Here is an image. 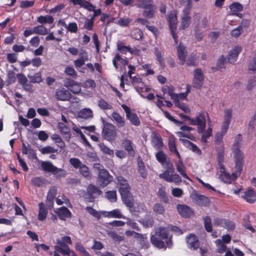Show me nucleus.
<instances>
[{"label":"nucleus","instance_id":"7ed1b4c3","mask_svg":"<svg viewBox=\"0 0 256 256\" xmlns=\"http://www.w3.org/2000/svg\"><path fill=\"white\" fill-rule=\"evenodd\" d=\"M102 135L104 139L108 142H113L117 138V130L114 124L106 122L104 124Z\"/></svg>","mask_w":256,"mask_h":256},{"label":"nucleus","instance_id":"5701e85b","mask_svg":"<svg viewBox=\"0 0 256 256\" xmlns=\"http://www.w3.org/2000/svg\"><path fill=\"white\" fill-rule=\"evenodd\" d=\"M122 200L124 204L130 208L134 207V200L130 191L120 194Z\"/></svg>","mask_w":256,"mask_h":256},{"label":"nucleus","instance_id":"4468645a","mask_svg":"<svg viewBox=\"0 0 256 256\" xmlns=\"http://www.w3.org/2000/svg\"><path fill=\"white\" fill-rule=\"evenodd\" d=\"M102 193L101 190L92 184H90L86 188L87 198L90 202H94V200L101 195Z\"/></svg>","mask_w":256,"mask_h":256},{"label":"nucleus","instance_id":"680f3d73","mask_svg":"<svg viewBox=\"0 0 256 256\" xmlns=\"http://www.w3.org/2000/svg\"><path fill=\"white\" fill-rule=\"evenodd\" d=\"M168 89V93L170 96V98L174 100L175 102L178 99V95L177 94L174 92V88L172 86H166Z\"/></svg>","mask_w":256,"mask_h":256},{"label":"nucleus","instance_id":"423d86ee","mask_svg":"<svg viewBox=\"0 0 256 256\" xmlns=\"http://www.w3.org/2000/svg\"><path fill=\"white\" fill-rule=\"evenodd\" d=\"M167 21L173 38L176 44L178 42V38L176 30L177 28V16L176 12L172 11L168 14Z\"/></svg>","mask_w":256,"mask_h":256},{"label":"nucleus","instance_id":"8fccbe9b","mask_svg":"<svg viewBox=\"0 0 256 256\" xmlns=\"http://www.w3.org/2000/svg\"><path fill=\"white\" fill-rule=\"evenodd\" d=\"M33 28L35 34L44 36L48 34L47 29L42 25L37 26Z\"/></svg>","mask_w":256,"mask_h":256},{"label":"nucleus","instance_id":"72a5a7b5","mask_svg":"<svg viewBox=\"0 0 256 256\" xmlns=\"http://www.w3.org/2000/svg\"><path fill=\"white\" fill-rule=\"evenodd\" d=\"M218 163L224 162V144L217 146L216 148Z\"/></svg>","mask_w":256,"mask_h":256},{"label":"nucleus","instance_id":"37998d69","mask_svg":"<svg viewBox=\"0 0 256 256\" xmlns=\"http://www.w3.org/2000/svg\"><path fill=\"white\" fill-rule=\"evenodd\" d=\"M229 8L232 13H235L242 11L244 6L238 2H234L230 5Z\"/></svg>","mask_w":256,"mask_h":256},{"label":"nucleus","instance_id":"6e6552de","mask_svg":"<svg viewBox=\"0 0 256 256\" xmlns=\"http://www.w3.org/2000/svg\"><path fill=\"white\" fill-rule=\"evenodd\" d=\"M121 106L126 112L127 120L130 121V123L134 126H139L140 124V122L136 114L132 112L130 108L126 104H122Z\"/></svg>","mask_w":256,"mask_h":256},{"label":"nucleus","instance_id":"f704fd0d","mask_svg":"<svg viewBox=\"0 0 256 256\" xmlns=\"http://www.w3.org/2000/svg\"><path fill=\"white\" fill-rule=\"evenodd\" d=\"M153 52L156 56V60L158 62L159 64L163 66L164 65V54H162V50L158 47H154V48Z\"/></svg>","mask_w":256,"mask_h":256},{"label":"nucleus","instance_id":"a18cd8bd","mask_svg":"<svg viewBox=\"0 0 256 256\" xmlns=\"http://www.w3.org/2000/svg\"><path fill=\"white\" fill-rule=\"evenodd\" d=\"M204 227L206 230L208 232H210L212 230V220L209 216H206L203 218Z\"/></svg>","mask_w":256,"mask_h":256},{"label":"nucleus","instance_id":"aec40b11","mask_svg":"<svg viewBox=\"0 0 256 256\" xmlns=\"http://www.w3.org/2000/svg\"><path fill=\"white\" fill-rule=\"evenodd\" d=\"M177 210L179 214L184 218H190L194 214L192 210L189 206L186 204H178Z\"/></svg>","mask_w":256,"mask_h":256},{"label":"nucleus","instance_id":"0eeeda50","mask_svg":"<svg viewBox=\"0 0 256 256\" xmlns=\"http://www.w3.org/2000/svg\"><path fill=\"white\" fill-rule=\"evenodd\" d=\"M41 166L44 171L52 172L56 177H62L65 176L64 170L56 168L50 162H42Z\"/></svg>","mask_w":256,"mask_h":256},{"label":"nucleus","instance_id":"de8ad7c7","mask_svg":"<svg viewBox=\"0 0 256 256\" xmlns=\"http://www.w3.org/2000/svg\"><path fill=\"white\" fill-rule=\"evenodd\" d=\"M106 198L112 202L117 200L116 192V190H108L105 193Z\"/></svg>","mask_w":256,"mask_h":256},{"label":"nucleus","instance_id":"ea45409f","mask_svg":"<svg viewBox=\"0 0 256 256\" xmlns=\"http://www.w3.org/2000/svg\"><path fill=\"white\" fill-rule=\"evenodd\" d=\"M150 242L154 246L158 248H165L164 243L162 240L160 239L155 236L152 235L151 236Z\"/></svg>","mask_w":256,"mask_h":256},{"label":"nucleus","instance_id":"393cba45","mask_svg":"<svg viewBox=\"0 0 256 256\" xmlns=\"http://www.w3.org/2000/svg\"><path fill=\"white\" fill-rule=\"evenodd\" d=\"M122 146L124 150L128 152L129 156H134L135 155V151L132 146V142L130 140L127 138H124L122 142Z\"/></svg>","mask_w":256,"mask_h":256},{"label":"nucleus","instance_id":"473e14b6","mask_svg":"<svg viewBox=\"0 0 256 256\" xmlns=\"http://www.w3.org/2000/svg\"><path fill=\"white\" fill-rule=\"evenodd\" d=\"M152 146L158 150H162L164 146L162 139L159 134L152 138Z\"/></svg>","mask_w":256,"mask_h":256},{"label":"nucleus","instance_id":"b1692460","mask_svg":"<svg viewBox=\"0 0 256 256\" xmlns=\"http://www.w3.org/2000/svg\"><path fill=\"white\" fill-rule=\"evenodd\" d=\"M242 48L240 46H236L235 48L232 50L228 57V62L230 64H234L238 59V56L239 54L241 52Z\"/></svg>","mask_w":256,"mask_h":256},{"label":"nucleus","instance_id":"a211bd4d","mask_svg":"<svg viewBox=\"0 0 256 256\" xmlns=\"http://www.w3.org/2000/svg\"><path fill=\"white\" fill-rule=\"evenodd\" d=\"M58 246H55L54 248L57 252H60L64 256H70L71 250L69 246L61 240H57Z\"/></svg>","mask_w":256,"mask_h":256},{"label":"nucleus","instance_id":"f03ea898","mask_svg":"<svg viewBox=\"0 0 256 256\" xmlns=\"http://www.w3.org/2000/svg\"><path fill=\"white\" fill-rule=\"evenodd\" d=\"M94 168L99 170L97 182L100 187L106 186L113 180L112 176L106 170L103 168L102 164H94Z\"/></svg>","mask_w":256,"mask_h":256},{"label":"nucleus","instance_id":"9b49d317","mask_svg":"<svg viewBox=\"0 0 256 256\" xmlns=\"http://www.w3.org/2000/svg\"><path fill=\"white\" fill-rule=\"evenodd\" d=\"M204 75L202 70L197 68L194 70V76L192 80V86L196 89H200L203 85Z\"/></svg>","mask_w":256,"mask_h":256},{"label":"nucleus","instance_id":"5fc2aeb1","mask_svg":"<svg viewBox=\"0 0 256 256\" xmlns=\"http://www.w3.org/2000/svg\"><path fill=\"white\" fill-rule=\"evenodd\" d=\"M108 236L115 242H120L124 240V237L118 234L115 232H110Z\"/></svg>","mask_w":256,"mask_h":256},{"label":"nucleus","instance_id":"6ab92c4d","mask_svg":"<svg viewBox=\"0 0 256 256\" xmlns=\"http://www.w3.org/2000/svg\"><path fill=\"white\" fill-rule=\"evenodd\" d=\"M55 97L59 100L68 101L70 100L72 94L68 90L64 88H60L56 90Z\"/></svg>","mask_w":256,"mask_h":256},{"label":"nucleus","instance_id":"052dcab7","mask_svg":"<svg viewBox=\"0 0 256 256\" xmlns=\"http://www.w3.org/2000/svg\"><path fill=\"white\" fill-rule=\"evenodd\" d=\"M153 210L157 214H163L164 213L165 210L162 204L156 203L153 206Z\"/></svg>","mask_w":256,"mask_h":256},{"label":"nucleus","instance_id":"4c0bfd02","mask_svg":"<svg viewBox=\"0 0 256 256\" xmlns=\"http://www.w3.org/2000/svg\"><path fill=\"white\" fill-rule=\"evenodd\" d=\"M37 22L42 24H51L54 22V18L50 15L40 16L37 18Z\"/></svg>","mask_w":256,"mask_h":256},{"label":"nucleus","instance_id":"6e6d98bb","mask_svg":"<svg viewBox=\"0 0 256 256\" xmlns=\"http://www.w3.org/2000/svg\"><path fill=\"white\" fill-rule=\"evenodd\" d=\"M92 7H90L89 8L90 10H88L89 12H94L92 16L90 17V18L91 20H92L93 21H94L96 18L97 16H99L101 14L102 10L100 8L95 9L96 6H94L92 4Z\"/></svg>","mask_w":256,"mask_h":256},{"label":"nucleus","instance_id":"1a4fd4ad","mask_svg":"<svg viewBox=\"0 0 256 256\" xmlns=\"http://www.w3.org/2000/svg\"><path fill=\"white\" fill-rule=\"evenodd\" d=\"M188 248L192 250H197L200 246L198 237L194 234H189L186 238Z\"/></svg>","mask_w":256,"mask_h":256},{"label":"nucleus","instance_id":"09e8293b","mask_svg":"<svg viewBox=\"0 0 256 256\" xmlns=\"http://www.w3.org/2000/svg\"><path fill=\"white\" fill-rule=\"evenodd\" d=\"M220 179L222 181L224 182L226 184H231L232 182V178L231 176L228 172H224L221 173L219 176Z\"/></svg>","mask_w":256,"mask_h":256},{"label":"nucleus","instance_id":"49530a36","mask_svg":"<svg viewBox=\"0 0 256 256\" xmlns=\"http://www.w3.org/2000/svg\"><path fill=\"white\" fill-rule=\"evenodd\" d=\"M176 138L174 135H170L168 138V146L169 150L172 152L176 150Z\"/></svg>","mask_w":256,"mask_h":256},{"label":"nucleus","instance_id":"39448f33","mask_svg":"<svg viewBox=\"0 0 256 256\" xmlns=\"http://www.w3.org/2000/svg\"><path fill=\"white\" fill-rule=\"evenodd\" d=\"M206 116H208V114L205 112H201L196 118L190 120V124L192 126H197L198 131V133H202L206 128Z\"/></svg>","mask_w":256,"mask_h":256},{"label":"nucleus","instance_id":"4d7b16f0","mask_svg":"<svg viewBox=\"0 0 256 256\" xmlns=\"http://www.w3.org/2000/svg\"><path fill=\"white\" fill-rule=\"evenodd\" d=\"M62 24H64L68 30L72 33H76L78 32V28L76 22H70L68 26L66 25L64 22H63Z\"/></svg>","mask_w":256,"mask_h":256},{"label":"nucleus","instance_id":"e433bc0d","mask_svg":"<svg viewBox=\"0 0 256 256\" xmlns=\"http://www.w3.org/2000/svg\"><path fill=\"white\" fill-rule=\"evenodd\" d=\"M80 56L82 58H78L74 61V64L76 68H79L84 64V60H88L87 52L85 50H82Z\"/></svg>","mask_w":256,"mask_h":256},{"label":"nucleus","instance_id":"412c9836","mask_svg":"<svg viewBox=\"0 0 256 256\" xmlns=\"http://www.w3.org/2000/svg\"><path fill=\"white\" fill-rule=\"evenodd\" d=\"M236 172H232L231 177L232 180H236L240 176L244 166V158H234Z\"/></svg>","mask_w":256,"mask_h":256},{"label":"nucleus","instance_id":"79ce46f5","mask_svg":"<svg viewBox=\"0 0 256 256\" xmlns=\"http://www.w3.org/2000/svg\"><path fill=\"white\" fill-rule=\"evenodd\" d=\"M78 116L81 118L87 119L93 116V112L90 108H83L79 112Z\"/></svg>","mask_w":256,"mask_h":256},{"label":"nucleus","instance_id":"c9c22d12","mask_svg":"<svg viewBox=\"0 0 256 256\" xmlns=\"http://www.w3.org/2000/svg\"><path fill=\"white\" fill-rule=\"evenodd\" d=\"M69 2L74 6L79 5L86 10H90L89 8L92 7V4L86 0H69Z\"/></svg>","mask_w":256,"mask_h":256},{"label":"nucleus","instance_id":"3c124183","mask_svg":"<svg viewBox=\"0 0 256 256\" xmlns=\"http://www.w3.org/2000/svg\"><path fill=\"white\" fill-rule=\"evenodd\" d=\"M175 105L178 108H179L181 109L182 110H183L186 113H190V108L184 103L180 102L178 99L177 100H176L174 102Z\"/></svg>","mask_w":256,"mask_h":256},{"label":"nucleus","instance_id":"20e7f679","mask_svg":"<svg viewBox=\"0 0 256 256\" xmlns=\"http://www.w3.org/2000/svg\"><path fill=\"white\" fill-rule=\"evenodd\" d=\"M152 0H148L146 2H142L140 3L136 4L138 8L144 9L142 12V16L147 18H152L155 16L156 7L152 3Z\"/></svg>","mask_w":256,"mask_h":256},{"label":"nucleus","instance_id":"0e129e2a","mask_svg":"<svg viewBox=\"0 0 256 256\" xmlns=\"http://www.w3.org/2000/svg\"><path fill=\"white\" fill-rule=\"evenodd\" d=\"M40 151L43 154H52L57 152L58 150L51 146H48L39 149Z\"/></svg>","mask_w":256,"mask_h":256},{"label":"nucleus","instance_id":"f257e3e1","mask_svg":"<svg viewBox=\"0 0 256 256\" xmlns=\"http://www.w3.org/2000/svg\"><path fill=\"white\" fill-rule=\"evenodd\" d=\"M164 166L166 168V170L160 174L159 177L168 182H174L176 184H180L181 178L178 174L174 173V168L173 164L169 159L166 160Z\"/></svg>","mask_w":256,"mask_h":256},{"label":"nucleus","instance_id":"bb28decb","mask_svg":"<svg viewBox=\"0 0 256 256\" xmlns=\"http://www.w3.org/2000/svg\"><path fill=\"white\" fill-rule=\"evenodd\" d=\"M39 210L38 215V219L40 221L44 220L48 216V210L45 204L43 202H41L38 204Z\"/></svg>","mask_w":256,"mask_h":256},{"label":"nucleus","instance_id":"7c9ffc66","mask_svg":"<svg viewBox=\"0 0 256 256\" xmlns=\"http://www.w3.org/2000/svg\"><path fill=\"white\" fill-rule=\"evenodd\" d=\"M58 127L60 134L64 136L66 138L70 139V130L64 123L62 122H58Z\"/></svg>","mask_w":256,"mask_h":256},{"label":"nucleus","instance_id":"2eb2a0df","mask_svg":"<svg viewBox=\"0 0 256 256\" xmlns=\"http://www.w3.org/2000/svg\"><path fill=\"white\" fill-rule=\"evenodd\" d=\"M242 140V136L241 134H238L235 139L232 145V150L234 154V158H244V156L243 153L240 151V142Z\"/></svg>","mask_w":256,"mask_h":256},{"label":"nucleus","instance_id":"e2e57ef3","mask_svg":"<svg viewBox=\"0 0 256 256\" xmlns=\"http://www.w3.org/2000/svg\"><path fill=\"white\" fill-rule=\"evenodd\" d=\"M138 172L143 178H146L147 176V172L145 168V166L144 162L142 160L141 162H138Z\"/></svg>","mask_w":256,"mask_h":256},{"label":"nucleus","instance_id":"a19ab883","mask_svg":"<svg viewBox=\"0 0 256 256\" xmlns=\"http://www.w3.org/2000/svg\"><path fill=\"white\" fill-rule=\"evenodd\" d=\"M158 194L159 198L164 203L168 204L169 202V200L164 187L162 186L159 188Z\"/></svg>","mask_w":256,"mask_h":256},{"label":"nucleus","instance_id":"2f4dec72","mask_svg":"<svg viewBox=\"0 0 256 256\" xmlns=\"http://www.w3.org/2000/svg\"><path fill=\"white\" fill-rule=\"evenodd\" d=\"M183 144L193 152L198 154H201L202 152L198 147L194 143L186 139H180Z\"/></svg>","mask_w":256,"mask_h":256},{"label":"nucleus","instance_id":"13d9d810","mask_svg":"<svg viewBox=\"0 0 256 256\" xmlns=\"http://www.w3.org/2000/svg\"><path fill=\"white\" fill-rule=\"evenodd\" d=\"M98 106L103 110H108L112 108V106L106 100L104 99H100L98 102Z\"/></svg>","mask_w":256,"mask_h":256},{"label":"nucleus","instance_id":"cd10ccee","mask_svg":"<svg viewBox=\"0 0 256 256\" xmlns=\"http://www.w3.org/2000/svg\"><path fill=\"white\" fill-rule=\"evenodd\" d=\"M56 214L60 219L64 220L66 218L72 217V213L70 210L66 206H62L58 208Z\"/></svg>","mask_w":256,"mask_h":256},{"label":"nucleus","instance_id":"f3484780","mask_svg":"<svg viewBox=\"0 0 256 256\" xmlns=\"http://www.w3.org/2000/svg\"><path fill=\"white\" fill-rule=\"evenodd\" d=\"M56 194L57 188L54 186L50 187L48 192L46 200V204L48 208H52L54 207V201L56 198Z\"/></svg>","mask_w":256,"mask_h":256},{"label":"nucleus","instance_id":"338daca9","mask_svg":"<svg viewBox=\"0 0 256 256\" xmlns=\"http://www.w3.org/2000/svg\"><path fill=\"white\" fill-rule=\"evenodd\" d=\"M16 76L13 70H9L7 74V82L9 84H14L16 81Z\"/></svg>","mask_w":256,"mask_h":256},{"label":"nucleus","instance_id":"4be33fe9","mask_svg":"<svg viewBox=\"0 0 256 256\" xmlns=\"http://www.w3.org/2000/svg\"><path fill=\"white\" fill-rule=\"evenodd\" d=\"M177 54L180 64L181 65H184L186 62L187 51L186 50V47L182 42H180L177 48Z\"/></svg>","mask_w":256,"mask_h":256},{"label":"nucleus","instance_id":"a878e982","mask_svg":"<svg viewBox=\"0 0 256 256\" xmlns=\"http://www.w3.org/2000/svg\"><path fill=\"white\" fill-rule=\"evenodd\" d=\"M242 197L246 202L253 204L256 201V192L252 189H248L244 192Z\"/></svg>","mask_w":256,"mask_h":256},{"label":"nucleus","instance_id":"774afa93","mask_svg":"<svg viewBox=\"0 0 256 256\" xmlns=\"http://www.w3.org/2000/svg\"><path fill=\"white\" fill-rule=\"evenodd\" d=\"M108 216L110 218H122V214L120 213V211L118 209L114 210L110 212H108Z\"/></svg>","mask_w":256,"mask_h":256},{"label":"nucleus","instance_id":"58836bf2","mask_svg":"<svg viewBox=\"0 0 256 256\" xmlns=\"http://www.w3.org/2000/svg\"><path fill=\"white\" fill-rule=\"evenodd\" d=\"M155 156L157 161L164 166L165 162L168 160L166 155L164 152L162 150H160L156 154Z\"/></svg>","mask_w":256,"mask_h":256},{"label":"nucleus","instance_id":"69168bd1","mask_svg":"<svg viewBox=\"0 0 256 256\" xmlns=\"http://www.w3.org/2000/svg\"><path fill=\"white\" fill-rule=\"evenodd\" d=\"M158 238L161 240L166 239L168 237V232L166 229L164 228H160L156 234Z\"/></svg>","mask_w":256,"mask_h":256},{"label":"nucleus","instance_id":"ddd939ff","mask_svg":"<svg viewBox=\"0 0 256 256\" xmlns=\"http://www.w3.org/2000/svg\"><path fill=\"white\" fill-rule=\"evenodd\" d=\"M192 6H186L182 10V17L181 29L184 30L188 28L190 24L191 16H190Z\"/></svg>","mask_w":256,"mask_h":256},{"label":"nucleus","instance_id":"c85d7f7f","mask_svg":"<svg viewBox=\"0 0 256 256\" xmlns=\"http://www.w3.org/2000/svg\"><path fill=\"white\" fill-rule=\"evenodd\" d=\"M175 165L177 172H178L183 178L190 181H192V180L190 178L186 172V168L183 163L182 160L176 162H175Z\"/></svg>","mask_w":256,"mask_h":256},{"label":"nucleus","instance_id":"f8f14e48","mask_svg":"<svg viewBox=\"0 0 256 256\" xmlns=\"http://www.w3.org/2000/svg\"><path fill=\"white\" fill-rule=\"evenodd\" d=\"M116 180V184L120 194L130 191L131 188L128 180L123 176H117Z\"/></svg>","mask_w":256,"mask_h":256},{"label":"nucleus","instance_id":"864d4df0","mask_svg":"<svg viewBox=\"0 0 256 256\" xmlns=\"http://www.w3.org/2000/svg\"><path fill=\"white\" fill-rule=\"evenodd\" d=\"M82 86L85 88L94 89L96 87V84L94 80L88 79L82 84Z\"/></svg>","mask_w":256,"mask_h":256},{"label":"nucleus","instance_id":"9d476101","mask_svg":"<svg viewBox=\"0 0 256 256\" xmlns=\"http://www.w3.org/2000/svg\"><path fill=\"white\" fill-rule=\"evenodd\" d=\"M190 198L196 204L200 206H207L210 202L208 197L199 194L195 192L191 194Z\"/></svg>","mask_w":256,"mask_h":256},{"label":"nucleus","instance_id":"bf43d9fd","mask_svg":"<svg viewBox=\"0 0 256 256\" xmlns=\"http://www.w3.org/2000/svg\"><path fill=\"white\" fill-rule=\"evenodd\" d=\"M30 81L32 83H40L42 81V75L40 72H36L33 76H28Z\"/></svg>","mask_w":256,"mask_h":256},{"label":"nucleus","instance_id":"603ef678","mask_svg":"<svg viewBox=\"0 0 256 256\" xmlns=\"http://www.w3.org/2000/svg\"><path fill=\"white\" fill-rule=\"evenodd\" d=\"M226 62V58L224 56L222 55L217 61L216 68H212V69L220 70L225 68V64Z\"/></svg>","mask_w":256,"mask_h":256},{"label":"nucleus","instance_id":"c03bdc74","mask_svg":"<svg viewBox=\"0 0 256 256\" xmlns=\"http://www.w3.org/2000/svg\"><path fill=\"white\" fill-rule=\"evenodd\" d=\"M31 182L33 186L40 187L45 185L46 180L42 177H34L32 180Z\"/></svg>","mask_w":256,"mask_h":256},{"label":"nucleus","instance_id":"c756f323","mask_svg":"<svg viewBox=\"0 0 256 256\" xmlns=\"http://www.w3.org/2000/svg\"><path fill=\"white\" fill-rule=\"evenodd\" d=\"M112 116L118 128H124L125 126V120L120 114L114 112L112 113Z\"/></svg>","mask_w":256,"mask_h":256},{"label":"nucleus","instance_id":"dca6fc26","mask_svg":"<svg viewBox=\"0 0 256 256\" xmlns=\"http://www.w3.org/2000/svg\"><path fill=\"white\" fill-rule=\"evenodd\" d=\"M64 86L74 94H78L81 92V86L77 82L70 78H66Z\"/></svg>","mask_w":256,"mask_h":256}]
</instances>
